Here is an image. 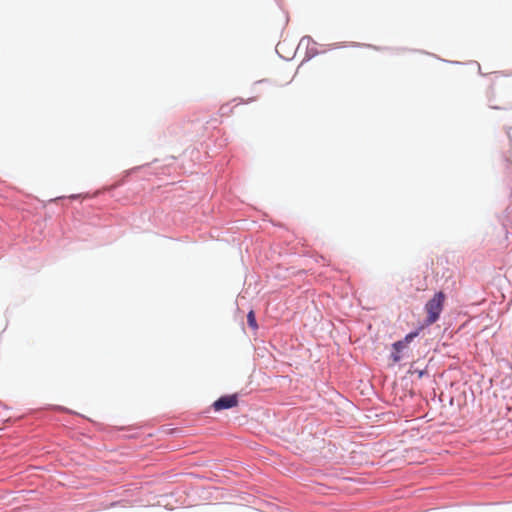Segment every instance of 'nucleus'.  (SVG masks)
I'll list each match as a JSON object with an SVG mask.
<instances>
[{"mask_svg":"<svg viewBox=\"0 0 512 512\" xmlns=\"http://www.w3.org/2000/svg\"><path fill=\"white\" fill-rule=\"evenodd\" d=\"M416 336H417L416 332L409 333L408 335H406V337L404 338L403 341H405L406 344L408 345Z\"/></svg>","mask_w":512,"mask_h":512,"instance_id":"5","label":"nucleus"},{"mask_svg":"<svg viewBox=\"0 0 512 512\" xmlns=\"http://www.w3.org/2000/svg\"><path fill=\"white\" fill-rule=\"evenodd\" d=\"M446 295L439 291L425 304V311L427 313L426 324H434L440 317V314L444 308V302Z\"/></svg>","mask_w":512,"mask_h":512,"instance_id":"1","label":"nucleus"},{"mask_svg":"<svg viewBox=\"0 0 512 512\" xmlns=\"http://www.w3.org/2000/svg\"><path fill=\"white\" fill-rule=\"evenodd\" d=\"M392 358H393V361H394V362H398V361H400V358H401V357H400V355H399V352H397V351H396L395 353H393V354H392Z\"/></svg>","mask_w":512,"mask_h":512,"instance_id":"6","label":"nucleus"},{"mask_svg":"<svg viewBox=\"0 0 512 512\" xmlns=\"http://www.w3.org/2000/svg\"><path fill=\"white\" fill-rule=\"evenodd\" d=\"M407 347V344L405 341L403 340H400V341H397L393 344V348L395 349V351L397 352H400L401 350H403L404 348Z\"/></svg>","mask_w":512,"mask_h":512,"instance_id":"4","label":"nucleus"},{"mask_svg":"<svg viewBox=\"0 0 512 512\" xmlns=\"http://www.w3.org/2000/svg\"><path fill=\"white\" fill-rule=\"evenodd\" d=\"M238 404V397L236 394L233 395H226L220 397L218 400H216L213 403V408L215 411H220L223 409H229L237 406Z\"/></svg>","mask_w":512,"mask_h":512,"instance_id":"2","label":"nucleus"},{"mask_svg":"<svg viewBox=\"0 0 512 512\" xmlns=\"http://www.w3.org/2000/svg\"><path fill=\"white\" fill-rule=\"evenodd\" d=\"M247 321H248V324L251 328L253 329H257L258 328V325H257V322H256V317H255V314H254V311H250L247 315Z\"/></svg>","mask_w":512,"mask_h":512,"instance_id":"3","label":"nucleus"}]
</instances>
